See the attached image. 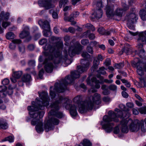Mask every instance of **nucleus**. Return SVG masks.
I'll use <instances>...</instances> for the list:
<instances>
[{"label": "nucleus", "instance_id": "f8f14e48", "mask_svg": "<svg viewBox=\"0 0 146 146\" xmlns=\"http://www.w3.org/2000/svg\"><path fill=\"white\" fill-rule=\"evenodd\" d=\"M138 36L137 41L139 43L137 47L139 48H141L143 47V44H146V30L139 33Z\"/></svg>", "mask_w": 146, "mask_h": 146}, {"label": "nucleus", "instance_id": "603ef678", "mask_svg": "<svg viewBox=\"0 0 146 146\" xmlns=\"http://www.w3.org/2000/svg\"><path fill=\"white\" fill-rule=\"evenodd\" d=\"M52 88V87L51 86L50 87V94L52 99L54 98H56V94L55 93L54 91H52L51 90V88Z\"/></svg>", "mask_w": 146, "mask_h": 146}, {"label": "nucleus", "instance_id": "4d7b16f0", "mask_svg": "<svg viewBox=\"0 0 146 146\" xmlns=\"http://www.w3.org/2000/svg\"><path fill=\"white\" fill-rule=\"evenodd\" d=\"M31 70H32V71L31 72V73L33 74L34 75H36V73L35 71L34 70V68H26L25 70L27 71H29Z\"/></svg>", "mask_w": 146, "mask_h": 146}, {"label": "nucleus", "instance_id": "5fc2aeb1", "mask_svg": "<svg viewBox=\"0 0 146 146\" xmlns=\"http://www.w3.org/2000/svg\"><path fill=\"white\" fill-rule=\"evenodd\" d=\"M119 107L122 110L125 111H129L128 108H127L123 104H120Z\"/></svg>", "mask_w": 146, "mask_h": 146}, {"label": "nucleus", "instance_id": "de8ad7c7", "mask_svg": "<svg viewBox=\"0 0 146 146\" xmlns=\"http://www.w3.org/2000/svg\"><path fill=\"white\" fill-rule=\"evenodd\" d=\"M139 111L142 114H146V107H142L138 109Z\"/></svg>", "mask_w": 146, "mask_h": 146}, {"label": "nucleus", "instance_id": "f3484780", "mask_svg": "<svg viewBox=\"0 0 146 146\" xmlns=\"http://www.w3.org/2000/svg\"><path fill=\"white\" fill-rule=\"evenodd\" d=\"M128 123V120L127 119H124L121 121L120 124L121 125V130L123 133H127L129 131V129L127 126Z\"/></svg>", "mask_w": 146, "mask_h": 146}, {"label": "nucleus", "instance_id": "a878e982", "mask_svg": "<svg viewBox=\"0 0 146 146\" xmlns=\"http://www.w3.org/2000/svg\"><path fill=\"white\" fill-rule=\"evenodd\" d=\"M12 43L10 44L9 45V48L11 49H14L15 47V44H19L21 42V41L19 39H14L12 40Z\"/></svg>", "mask_w": 146, "mask_h": 146}, {"label": "nucleus", "instance_id": "5701e85b", "mask_svg": "<svg viewBox=\"0 0 146 146\" xmlns=\"http://www.w3.org/2000/svg\"><path fill=\"white\" fill-rule=\"evenodd\" d=\"M131 50L130 45L128 44H125L124 47L122 49L121 51L122 53L125 52L126 54H128L129 52Z\"/></svg>", "mask_w": 146, "mask_h": 146}, {"label": "nucleus", "instance_id": "f704fd0d", "mask_svg": "<svg viewBox=\"0 0 146 146\" xmlns=\"http://www.w3.org/2000/svg\"><path fill=\"white\" fill-rule=\"evenodd\" d=\"M15 35L12 32L7 33L6 35V38L8 39H12L15 37Z\"/></svg>", "mask_w": 146, "mask_h": 146}, {"label": "nucleus", "instance_id": "c03bdc74", "mask_svg": "<svg viewBox=\"0 0 146 146\" xmlns=\"http://www.w3.org/2000/svg\"><path fill=\"white\" fill-rule=\"evenodd\" d=\"M82 56L84 58L87 59H89L90 57V55L86 52H84L82 54Z\"/></svg>", "mask_w": 146, "mask_h": 146}, {"label": "nucleus", "instance_id": "393cba45", "mask_svg": "<svg viewBox=\"0 0 146 146\" xmlns=\"http://www.w3.org/2000/svg\"><path fill=\"white\" fill-rule=\"evenodd\" d=\"M8 128L7 124L5 120L0 119V129H6Z\"/></svg>", "mask_w": 146, "mask_h": 146}, {"label": "nucleus", "instance_id": "6ab92c4d", "mask_svg": "<svg viewBox=\"0 0 146 146\" xmlns=\"http://www.w3.org/2000/svg\"><path fill=\"white\" fill-rule=\"evenodd\" d=\"M101 89L103 90L102 94L104 95H108L110 93V91L109 90L108 86L106 84H103L101 86Z\"/></svg>", "mask_w": 146, "mask_h": 146}, {"label": "nucleus", "instance_id": "680f3d73", "mask_svg": "<svg viewBox=\"0 0 146 146\" xmlns=\"http://www.w3.org/2000/svg\"><path fill=\"white\" fill-rule=\"evenodd\" d=\"M120 130L118 126H116L113 129V133L115 134H117L119 132Z\"/></svg>", "mask_w": 146, "mask_h": 146}, {"label": "nucleus", "instance_id": "f03ea898", "mask_svg": "<svg viewBox=\"0 0 146 146\" xmlns=\"http://www.w3.org/2000/svg\"><path fill=\"white\" fill-rule=\"evenodd\" d=\"M80 62L82 65L77 66V70L72 72L71 75L66 76L64 79H62L59 83H56L55 84L54 91L58 93L64 92L69 84L73 82L75 79L79 77L80 74L88 70L90 64L89 60L87 59H82Z\"/></svg>", "mask_w": 146, "mask_h": 146}, {"label": "nucleus", "instance_id": "49530a36", "mask_svg": "<svg viewBox=\"0 0 146 146\" xmlns=\"http://www.w3.org/2000/svg\"><path fill=\"white\" fill-rule=\"evenodd\" d=\"M35 61L34 60H29L28 63V65L29 66L33 67L35 66Z\"/></svg>", "mask_w": 146, "mask_h": 146}, {"label": "nucleus", "instance_id": "39448f33", "mask_svg": "<svg viewBox=\"0 0 146 146\" xmlns=\"http://www.w3.org/2000/svg\"><path fill=\"white\" fill-rule=\"evenodd\" d=\"M57 49L54 47H51L48 52L46 50V58L48 60H53L55 64L60 63L62 58V53L59 49L62 48L63 44L60 43H57L56 44Z\"/></svg>", "mask_w": 146, "mask_h": 146}, {"label": "nucleus", "instance_id": "09e8293b", "mask_svg": "<svg viewBox=\"0 0 146 146\" xmlns=\"http://www.w3.org/2000/svg\"><path fill=\"white\" fill-rule=\"evenodd\" d=\"M140 122L141 123L140 124V126H141V131L143 132H146V128H145L144 127L143 120H141Z\"/></svg>", "mask_w": 146, "mask_h": 146}, {"label": "nucleus", "instance_id": "7ed1b4c3", "mask_svg": "<svg viewBox=\"0 0 146 146\" xmlns=\"http://www.w3.org/2000/svg\"><path fill=\"white\" fill-rule=\"evenodd\" d=\"M108 115H105L103 117V121L107 123L103 124L102 127L107 133H109L112 131L114 125V123L111 122H118L119 121L118 117H124L125 116L123 115V113L121 111L116 113L111 110L108 111Z\"/></svg>", "mask_w": 146, "mask_h": 146}, {"label": "nucleus", "instance_id": "4be33fe9", "mask_svg": "<svg viewBox=\"0 0 146 146\" xmlns=\"http://www.w3.org/2000/svg\"><path fill=\"white\" fill-rule=\"evenodd\" d=\"M39 25L44 30L43 31V33L44 36L46 35V21L42 20H40L38 22Z\"/></svg>", "mask_w": 146, "mask_h": 146}, {"label": "nucleus", "instance_id": "4468645a", "mask_svg": "<svg viewBox=\"0 0 146 146\" xmlns=\"http://www.w3.org/2000/svg\"><path fill=\"white\" fill-rule=\"evenodd\" d=\"M100 95L98 93H95L93 96H91L90 100L88 101V102H89V104H92L93 106L92 109L95 104L99 105L101 103Z\"/></svg>", "mask_w": 146, "mask_h": 146}, {"label": "nucleus", "instance_id": "aec40b11", "mask_svg": "<svg viewBox=\"0 0 146 146\" xmlns=\"http://www.w3.org/2000/svg\"><path fill=\"white\" fill-rule=\"evenodd\" d=\"M47 60H48L47 58H46V72L50 73L52 72L54 66L52 63H47Z\"/></svg>", "mask_w": 146, "mask_h": 146}, {"label": "nucleus", "instance_id": "bf43d9fd", "mask_svg": "<svg viewBox=\"0 0 146 146\" xmlns=\"http://www.w3.org/2000/svg\"><path fill=\"white\" fill-rule=\"evenodd\" d=\"M44 73V71L43 68H42L41 70L39 71L38 76L39 78L40 79L42 78V76Z\"/></svg>", "mask_w": 146, "mask_h": 146}, {"label": "nucleus", "instance_id": "052dcab7", "mask_svg": "<svg viewBox=\"0 0 146 146\" xmlns=\"http://www.w3.org/2000/svg\"><path fill=\"white\" fill-rule=\"evenodd\" d=\"M87 51L90 54H92L93 52L92 47L90 46H88L86 48Z\"/></svg>", "mask_w": 146, "mask_h": 146}, {"label": "nucleus", "instance_id": "7c9ffc66", "mask_svg": "<svg viewBox=\"0 0 146 146\" xmlns=\"http://www.w3.org/2000/svg\"><path fill=\"white\" fill-rule=\"evenodd\" d=\"M139 15L141 19L143 21L146 20V11L144 9L141 10Z\"/></svg>", "mask_w": 146, "mask_h": 146}, {"label": "nucleus", "instance_id": "bb28decb", "mask_svg": "<svg viewBox=\"0 0 146 146\" xmlns=\"http://www.w3.org/2000/svg\"><path fill=\"white\" fill-rule=\"evenodd\" d=\"M90 31L88 30L84 33V35L86 37H88L90 40L94 39L95 38L94 35L93 33H90Z\"/></svg>", "mask_w": 146, "mask_h": 146}, {"label": "nucleus", "instance_id": "2eb2a0df", "mask_svg": "<svg viewBox=\"0 0 146 146\" xmlns=\"http://www.w3.org/2000/svg\"><path fill=\"white\" fill-rule=\"evenodd\" d=\"M44 51L42 52V56H40L38 58L39 62L43 63H39L38 66V69L42 67L43 66L45 70H46V47L45 46L43 47Z\"/></svg>", "mask_w": 146, "mask_h": 146}, {"label": "nucleus", "instance_id": "20e7f679", "mask_svg": "<svg viewBox=\"0 0 146 146\" xmlns=\"http://www.w3.org/2000/svg\"><path fill=\"white\" fill-rule=\"evenodd\" d=\"M57 96L58 97L56 98L55 101L51 104L52 108L59 110L60 107V104L63 101H64V102L62 104L63 106L66 109H68L70 108V111L71 115L72 116H75L77 115L76 106L74 105H71L69 104V100L68 98L58 95Z\"/></svg>", "mask_w": 146, "mask_h": 146}, {"label": "nucleus", "instance_id": "338daca9", "mask_svg": "<svg viewBox=\"0 0 146 146\" xmlns=\"http://www.w3.org/2000/svg\"><path fill=\"white\" fill-rule=\"evenodd\" d=\"M9 80L5 78L4 79L2 82V84L4 85H7L9 84Z\"/></svg>", "mask_w": 146, "mask_h": 146}, {"label": "nucleus", "instance_id": "13d9d810", "mask_svg": "<svg viewBox=\"0 0 146 146\" xmlns=\"http://www.w3.org/2000/svg\"><path fill=\"white\" fill-rule=\"evenodd\" d=\"M10 23L3 21L2 24V26L5 28H6L8 26L10 25Z\"/></svg>", "mask_w": 146, "mask_h": 146}, {"label": "nucleus", "instance_id": "0eeeda50", "mask_svg": "<svg viewBox=\"0 0 146 146\" xmlns=\"http://www.w3.org/2000/svg\"><path fill=\"white\" fill-rule=\"evenodd\" d=\"M132 66L137 69V72L140 76L144 75V72H146V63L140 61L138 58H136L131 62Z\"/></svg>", "mask_w": 146, "mask_h": 146}, {"label": "nucleus", "instance_id": "1a4fd4ad", "mask_svg": "<svg viewBox=\"0 0 146 146\" xmlns=\"http://www.w3.org/2000/svg\"><path fill=\"white\" fill-rule=\"evenodd\" d=\"M83 46L79 43H76L70 46L68 49V53L70 57H72L76 54H79L82 50Z\"/></svg>", "mask_w": 146, "mask_h": 146}, {"label": "nucleus", "instance_id": "2f4dec72", "mask_svg": "<svg viewBox=\"0 0 146 146\" xmlns=\"http://www.w3.org/2000/svg\"><path fill=\"white\" fill-rule=\"evenodd\" d=\"M23 74L22 71H19L13 72L12 74L13 76L17 79H19L21 77Z\"/></svg>", "mask_w": 146, "mask_h": 146}, {"label": "nucleus", "instance_id": "412c9836", "mask_svg": "<svg viewBox=\"0 0 146 146\" xmlns=\"http://www.w3.org/2000/svg\"><path fill=\"white\" fill-rule=\"evenodd\" d=\"M78 146H92V143L89 140L85 139L80 143Z\"/></svg>", "mask_w": 146, "mask_h": 146}, {"label": "nucleus", "instance_id": "8fccbe9b", "mask_svg": "<svg viewBox=\"0 0 146 146\" xmlns=\"http://www.w3.org/2000/svg\"><path fill=\"white\" fill-rule=\"evenodd\" d=\"M99 61L96 57L95 58L93 61L94 66L95 68L99 64Z\"/></svg>", "mask_w": 146, "mask_h": 146}, {"label": "nucleus", "instance_id": "ea45409f", "mask_svg": "<svg viewBox=\"0 0 146 146\" xmlns=\"http://www.w3.org/2000/svg\"><path fill=\"white\" fill-rule=\"evenodd\" d=\"M85 26L86 28L88 29H90L93 31L95 30L94 27L90 23H87L85 25Z\"/></svg>", "mask_w": 146, "mask_h": 146}, {"label": "nucleus", "instance_id": "c9c22d12", "mask_svg": "<svg viewBox=\"0 0 146 146\" xmlns=\"http://www.w3.org/2000/svg\"><path fill=\"white\" fill-rule=\"evenodd\" d=\"M124 66V63L121 62L118 64H115L114 66L115 69H120Z\"/></svg>", "mask_w": 146, "mask_h": 146}, {"label": "nucleus", "instance_id": "ddd939ff", "mask_svg": "<svg viewBox=\"0 0 146 146\" xmlns=\"http://www.w3.org/2000/svg\"><path fill=\"white\" fill-rule=\"evenodd\" d=\"M59 122V121L58 119L53 117H51L46 122V132L53 129V124L55 125H58Z\"/></svg>", "mask_w": 146, "mask_h": 146}, {"label": "nucleus", "instance_id": "e433bc0d", "mask_svg": "<svg viewBox=\"0 0 146 146\" xmlns=\"http://www.w3.org/2000/svg\"><path fill=\"white\" fill-rule=\"evenodd\" d=\"M38 4L40 7H44L46 8V0H39Z\"/></svg>", "mask_w": 146, "mask_h": 146}, {"label": "nucleus", "instance_id": "0e129e2a", "mask_svg": "<svg viewBox=\"0 0 146 146\" xmlns=\"http://www.w3.org/2000/svg\"><path fill=\"white\" fill-rule=\"evenodd\" d=\"M113 82V81L112 80H109L107 79H105L103 81L101 82L100 84H103L104 82L107 83L111 84V83Z\"/></svg>", "mask_w": 146, "mask_h": 146}, {"label": "nucleus", "instance_id": "dca6fc26", "mask_svg": "<svg viewBox=\"0 0 146 146\" xmlns=\"http://www.w3.org/2000/svg\"><path fill=\"white\" fill-rule=\"evenodd\" d=\"M51 108L53 109L51 110L48 114L49 118H50V115H52L55 116L59 118H61L63 116L62 113L60 111H58L59 110H57L54 108H52L51 106V104L50 105Z\"/></svg>", "mask_w": 146, "mask_h": 146}, {"label": "nucleus", "instance_id": "f257e3e1", "mask_svg": "<svg viewBox=\"0 0 146 146\" xmlns=\"http://www.w3.org/2000/svg\"><path fill=\"white\" fill-rule=\"evenodd\" d=\"M39 93L40 98L39 100L37 98L36 100V102H32V106L28 107V110L29 111V114L31 117L33 119L31 120V124L32 125H35L36 124L35 129L38 133L42 132L43 131V125L42 118L43 117L44 112L43 111H37L39 109L43 110L46 106V92L43 91Z\"/></svg>", "mask_w": 146, "mask_h": 146}, {"label": "nucleus", "instance_id": "473e14b6", "mask_svg": "<svg viewBox=\"0 0 146 146\" xmlns=\"http://www.w3.org/2000/svg\"><path fill=\"white\" fill-rule=\"evenodd\" d=\"M29 35V32L28 30L26 31L24 30L20 34V37L21 38H23L25 37H26Z\"/></svg>", "mask_w": 146, "mask_h": 146}, {"label": "nucleus", "instance_id": "79ce46f5", "mask_svg": "<svg viewBox=\"0 0 146 146\" xmlns=\"http://www.w3.org/2000/svg\"><path fill=\"white\" fill-rule=\"evenodd\" d=\"M104 69L105 68L102 67L100 68L99 70H98L97 72L100 74L105 75L106 74V73Z\"/></svg>", "mask_w": 146, "mask_h": 146}, {"label": "nucleus", "instance_id": "9b49d317", "mask_svg": "<svg viewBox=\"0 0 146 146\" xmlns=\"http://www.w3.org/2000/svg\"><path fill=\"white\" fill-rule=\"evenodd\" d=\"M128 123H130L129 125V129L132 132H137L139 129L140 121L138 119H135L133 121L131 119H127Z\"/></svg>", "mask_w": 146, "mask_h": 146}, {"label": "nucleus", "instance_id": "c85d7f7f", "mask_svg": "<svg viewBox=\"0 0 146 146\" xmlns=\"http://www.w3.org/2000/svg\"><path fill=\"white\" fill-rule=\"evenodd\" d=\"M31 79V76L28 74L24 75L22 78V81L24 82L30 81Z\"/></svg>", "mask_w": 146, "mask_h": 146}, {"label": "nucleus", "instance_id": "e2e57ef3", "mask_svg": "<svg viewBox=\"0 0 146 146\" xmlns=\"http://www.w3.org/2000/svg\"><path fill=\"white\" fill-rule=\"evenodd\" d=\"M39 43L41 45L45 44H46V39L44 38L41 39L39 41Z\"/></svg>", "mask_w": 146, "mask_h": 146}, {"label": "nucleus", "instance_id": "774afa93", "mask_svg": "<svg viewBox=\"0 0 146 146\" xmlns=\"http://www.w3.org/2000/svg\"><path fill=\"white\" fill-rule=\"evenodd\" d=\"M102 100L105 102H108L110 100V98L108 96H105L102 98Z\"/></svg>", "mask_w": 146, "mask_h": 146}, {"label": "nucleus", "instance_id": "864d4df0", "mask_svg": "<svg viewBox=\"0 0 146 146\" xmlns=\"http://www.w3.org/2000/svg\"><path fill=\"white\" fill-rule=\"evenodd\" d=\"M108 87L109 89L110 90L115 91L117 90V86L115 85H110L108 86Z\"/></svg>", "mask_w": 146, "mask_h": 146}, {"label": "nucleus", "instance_id": "6e6d98bb", "mask_svg": "<svg viewBox=\"0 0 146 146\" xmlns=\"http://www.w3.org/2000/svg\"><path fill=\"white\" fill-rule=\"evenodd\" d=\"M81 42L82 44L84 45H86L89 43V41L88 39H84L81 40Z\"/></svg>", "mask_w": 146, "mask_h": 146}, {"label": "nucleus", "instance_id": "58836bf2", "mask_svg": "<svg viewBox=\"0 0 146 146\" xmlns=\"http://www.w3.org/2000/svg\"><path fill=\"white\" fill-rule=\"evenodd\" d=\"M138 55L140 58H144L145 55V50L143 49H141L139 51Z\"/></svg>", "mask_w": 146, "mask_h": 146}, {"label": "nucleus", "instance_id": "9d476101", "mask_svg": "<svg viewBox=\"0 0 146 146\" xmlns=\"http://www.w3.org/2000/svg\"><path fill=\"white\" fill-rule=\"evenodd\" d=\"M97 6L98 8L92 14V16L90 17L92 21H94L95 19H98L100 18L103 14V11L101 9V8L102 7V2L101 1L98 2Z\"/></svg>", "mask_w": 146, "mask_h": 146}, {"label": "nucleus", "instance_id": "a211bd4d", "mask_svg": "<svg viewBox=\"0 0 146 146\" xmlns=\"http://www.w3.org/2000/svg\"><path fill=\"white\" fill-rule=\"evenodd\" d=\"M138 15L135 13H131L126 17V18H127V22L135 23L138 19Z\"/></svg>", "mask_w": 146, "mask_h": 146}, {"label": "nucleus", "instance_id": "a19ab883", "mask_svg": "<svg viewBox=\"0 0 146 146\" xmlns=\"http://www.w3.org/2000/svg\"><path fill=\"white\" fill-rule=\"evenodd\" d=\"M13 141L14 138L12 136H9L5 137L4 139H3L2 140V141L3 142L6 141H8L10 142L11 143L13 142Z\"/></svg>", "mask_w": 146, "mask_h": 146}, {"label": "nucleus", "instance_id": "c756f323", "mask_svg": "<svg viewBox=\"0 0 146 146\" xmlns=\"http://www.w3.org/2000/svg\"><path fill=\"white\" fill-rule=\"evenodd\" d=\"M92 82H94L95 84V87L97 89H99L100 87V85L99 84L101 82L100 81L97 80L96 77H93L91 79Z\"/></svg>", "mask_w": 146, "mask_h": 146}, {"label": "nucleus", "instance_id": "423d86ee", "mask_svg": "<svg viewBox=\"0 0 146 146\" xmlns=\"http://www.w3.org/2000/svg\"><path fill=\"white\" fill-rule=\"evenodd\" d=\"M82 96L78 95L74 98L73 99L74 102L78 104L79 107V112L83 113L92 110L93 104H89L87 100L82 101Z\"/></svg>", "mask_w": 146, "mask_h": 146}, {"label": "nucleus", "instance_id": "a18cd8bd", "mask_svg": "<svg viewBox=\"0 0 146 146\" xmlns=\"http://www.w3.org/2000/svg\"><path fill=\"white\" fill-rule=\"evenodd\" d=\"M19 50L20 52L23 53L25 51V48L24 46L22 44H20L18 46Z\"/></svg>", "mask_w": 146, "mask_h": 146}, {"label": "nucleus", "instance_id": "b1692460", "mask_svg": "<svg viewBox=\"0 0 146 146\" xmlns=\"http://www.w3.org/2000/svg\"><path fill=\"white\" fill-rule=\"evenodd\" d=\"M98 31L100 34L105 35H109L112 31L110 30V31H106L103 27H100L98 29Z\"/></svg>", "mask_w": 146, "mask_h": 146}, {"label": "nucleus", "instance_id": "72a5a7b5", "mask_svg": "<svg viewBox=\"0 0 146 146\" xmlns=\"http://www.w3.org/2000/svg\"><path fill=\"white\" fill-rule=\"evenodd\" d=\"M7 87L5 86H2L0 87V93H2L3 97H5L6 95L5 93V91L7 90Z\"/></svg>", "mask_w": 146, "mask_h": 146}, {"label": "nucleus", "instance_id": "6e6552de", "mask_svg": "<svg viewBox=\"0 0 146 146\" xmlns=\"http://www.w3.org/2000/svg\"><path fill=\"white\" fill-rule=\"evenodd\" d=\"M114 7L113 6H110L107 5L106 7V13L108 17H110L113 16L115 14L117 16H122L123 11L127 10L128 9V7L127 6L125 7H124L123 9L118 8L114 12Z\"/></svg>", "mask_w": 146, "mask_h": 146}, {"label": "nucleus", "instance_id": "3c124183", "mask_svg": "<svg viewBox=\"0 0 146 146\" xmlns=\"http://www.w3.org/2000/svg\"><path fill=\"white\" fill-rule=\"evenodd\" d=\"M134 23L127 22V25L129 28L131 29L135 30V26L133 24Z\"/></svg>", "mask_w": 146, "mask_h": 146}, {"label": "nucleus", "instance_id": "69168bd1", "mask_svg": "<svg viewBox=\"0 0 146 146\" xmlns=\"http://www.w3.org/2000/svg\"><path fill=\"white\" fill-rule=\"evenodd\" d=\"M35 46L33 44H30L27 46V49L30 51L33 50Z\"/></svg>", "mask_w": 146, "mask_h": 146}, {"label": "nucleus", "instance_id": "37998d69", "mask_svg": "<svg viewBox=\"0 0 146 146\" xmlns=\"http://www.w3.org/2000/svg\"><path fill=\"white\" fill-rule=\"evenodd\" d=\"M121 80L122 82V83L125 84L126 87L129 88L131 86L130 83L127 80L125 79H121Z\"/></svg>", "mask_w": 146, "mask_h": 146}, {"label": "nucleus", "instance_id": "cd10ccee", "mask_svg": "<svg viewBox=\"0 0 146 146\" xmlns=\"http://www.w3.org/2000/svg\"><path fill=\"white\" fill-rule=\"evenodd\" d=\"M64 59L65 60V63L67 65L70 64L72 62L71 59H69L67 58L68 54L67 51L66 50H64Z\"/></svg>", "mask_w": 146, "mask_h": 146}, {"label": "nucleus", "instance_id": "4c0bfd02", "mask_svg": "<svg viewBox=\"0 0 146 146\" xmlns=\"http://www.w3.org/2000/svg\"><path fill=\"white\" fill-rule=\"evenodd\" d=\"M48 32L50 35H51L50 27L49 22L46 21V37H47V32Z\"/></svg>", "mask_w": 146, "mask_h": 146}]
</instances>
